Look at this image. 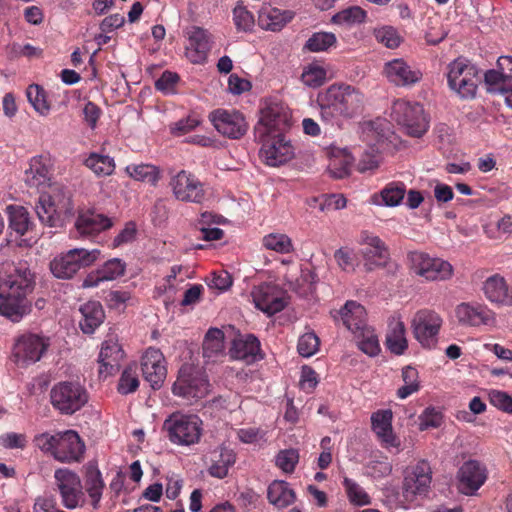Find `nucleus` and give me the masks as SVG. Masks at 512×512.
Wrapping results in <instances>:
<instances>
[{
    "instance_id": "40",
    "label": "nucleus",
    "mask_w": 512,
    "mask_h": 512,
    "mask_svg": "<svg viewBox=\"0 0 512 512\" xmlns=\"http://www.w3.org/2000/svg\"><path fill=\"white\" fill-rule=\"evenodd\" d=\"M367 12L360 6H350L345 8L331 18V22L335 25L350 28L360 25L366 21Z\"/></svg>"
},
{
    "instance_id": "51",
    "label": "nucleus",
    "mask_w": 512,
    "mask_h": 512,
    "mask_svg": "<svg viewBox=\"0 0 512 512\" xmlns=\"http://www.w3.org/2000/svg\"><path fill=\"white\" fill-rule=\"evenodd\" d=\"M404 385L397 390V396L405 399L419 390V375L416 368L406 366L402 370Z\"/></svg>"
},
{
    "instance_id": "50",
    "label": "nucleus",
    "mask_w": 512,
    "mask_h": 512,
    "mask_svg": "<svg viewBox=\"0 0 512 512\" xmlns=\"http://www.w3.org/2000/svg\"><path fill=\"white\" fill-rule=\"evenodd\" d=\"M263 246L277 253L288 254L293 251V243L290 237L281 233H270L263 237Z\"/></svg>"
},
{
    "instance_id": "39",
    "label": "nucleus",
    "mask_w": 512,
    "mask_h": 512,
    "mask_svg": "<svg viewBox=\"0 0 512 512\" xmlns=\"http://www.w3.org/2000/svg\"><path fill=\"white\" fill-rule=\"evenodd\" d=\"M235 461L236 456L232 450L225 447L220 448L218 453H214L212 464L209 467V474L223 479L228 475V471L235 464Z\"/></svg>"
},
{
    "instance_id": "48",
    "label": "nucleus",
    "mask_w": 512,
    "mask_h": 512,
    "mask_svg": "<svg viewBox=\"0 0 512 512\" xmlns=\"http://www.w3.org/2000/svg\"><path fill=\"white\" fill-rule=\"evenodd\" d=\"M26 95L29 103L33 106L36 112L42 116L49 114L51 106L47 100L46 91L38 84H31L26 90Z\"/></svg>"
},
{
    "instance_id": "42",
    "label": "nucleus",
    "mask_w": 512,
    "mask_h": 512,
    "mask_svg": "<svg viewBox=\"0 0 512 512\" xmlns=\"http://www.w3.org/2000/svg\"><path fill=\"white\" fill-rule=\"evenodd\" d=\"M203 357L213 359L224 351V333L218 328H210L203 340Z\"/></svg>"
},
{
    "instance_id": "24",
    "label": "nucleus",
    "mask_w": 512,
    "mask_h": 512,
    "mask_svg": "<svg viewBox=\"0 0 512 512\" xmlns=\"http://www.w3.org/2000/svg\"><path fill=\"white\" fill-rule=\"evenodd\" d=\"M141 370L153 389L160 388L167 375L163 353L157 348H148L141 359Z\"/></svg>"
},
{
    "instance_id": "60",
    "label": "nucleus",
    "mask_w": 512,
    "mask_h": 512,
    "mask_svg": "<svg viewBox=\"0 0 512 512\" xmlns=\"http://www.w3.org/2000/svg\"><path fill=\"white\" fill-rule=\"evenodd\" d=\"M201 124V119L195 115L190 114L186 118L180 119L170 125V132L174 136H183Z\"/></svg>"
},
{
    "instance_id": "53",
    "label": "nucleus",
    "mask_w": 512,
    "mask_h": 512,
    "mask_svg": "<svg viewBox=\"0 0 512 512\" xmlns=\"http://www.w3.org/2000/svg\"><path fill=\"white\" fill-rule=\"evenodd\" d=\"M479 83L478 72L475 74H469L465 79H460L455 83L449 85L463 99H472L476 95L477 87Z\"/></svg>"
},
{
    "instance_id": "45",
    "label": "nucleus",
    "mask_w": 512,
    "mask_h": 512,
    "mask_svg": "<svg viewBox=\"0 0 512 512\" xmlns=\"http://www.w3.org/2000/svg\"><path fill=\"white\" fill-rule=\"evenodd\" d=\"M86 491L92 500V506L97 508L102 497L104 482L98 469L89 468L85 480Z\"/></svg>"
},
{
    "instance_id": "27",
    "label": "nucleus",
    "mask_w": 512,
    "mask_h": 512,
    "mask_svg": "<svg viewBox=\"0 0 512 512\" xmlns=\"http://www.w3.org/2000/svg\"><path fill=\"white\" fill-rule=\"evenodd\" d=\"M378 130L379 126L376 123H369L363 129V139L369 145V149L362 153L359 160V170L361 172L378 167L379 151L376 146L383 142L385 138V135Z\"/></svg>"
},
{
    "instance_id": "4",
    "label": "nucleus",
    "mask_w": 512,
    "mask_h": 512,
    "mask_svg": "<svg viewBox=\"0 0 512 512\" xmlns=\"http://www.w3.org/2000/svg\"><path fill=\"white\" fill-rule=\"evenodd\" d=\"M50 347V338L42 334L24 332L14 337L10 360L18 368H28L39 362Z\"/></svg>"
},
{
    "instance_id": "17",
    "label": "nucleus",
    "mask_w": 512,
    "mask_h": 512,
    "mask_svg": "<svg viewBox=\"0 0 512 512\" xmlns=\"http://www.w3.org/2000/svg\"><path fill=\"white\" fill-rule=\"evenodd\" d=\"M251 297L255 307L269 316L282 311L287 305L285 291L274 283L264 282L254 286Z\"/></svg>"
},
{
    "instance_id": "49",
    "label": "nucleus",
    "mask_w": 512,
    "mask_h": 512,
    "mask_svg": "<svg viewBox=\"0 0 512 512\" xmlns=\"http://www.w3.org/2000/svg\"><path fill=\"white\" fill-rule=\"evenodd\" d=\"M337 38L332 32H315L306 41L304 48L310 52H323L335 46Z\"/></svg>"
},
{
    "instance_id": "5",
    "label": "nucleus",
    "mask_w": 512,
    "mask_h": 512,
    "mask_svg": "<svg viewBox=\"0 0 512 512\" xmlns=\"http://www.w3.org/2000/svg\"><path fill=\"white\" fill-rule=\"evenodd\" d=\"M203 422L195 414L172 413L163 423L169 441L179 446L197 444L202 436Z\"/></svg>"
},
{
    "instance_id": "8",
    "label": "nucleus",
    "mask_w": 512,
    "mask_h": 512,
    "mask_svg": "<svg viewBox=\"0 0 512 512\" xmlns=\"http://www.w3.org/2000/svg\"><path fill=\"white\" fill-rule=\"evenodd\" d=\"M73 207L70 195L61 189H55L53 194H41L35 211L42 224L49 227H59L64 217L71 213Z\"/></svg>"
},
{
    "instance_id": "47",
    "label": "nucleus",
    "mask_w": 512,
    "mask_h": 512,
    "mask_svg": "<svg viewBox=\"0 0 512 512\" xmlns=\"http://www.w3.org/2000/svg\"><path fill=\"white\" fill-rule=\"evenodd\" d=\"M357 338V344L361 351L369 356H376L380 352V345L374 330L365 327L354 333Z\"/></svg>"
},
{
    "instance_id": "23",
    "label": "nucleus",
    "mask_w": 512,
    "mask_h": 512,
    "mask_svg": "<svg viewBox=\"0 0 512 512\" xmlns=\"http://www.w3.org/2000/svg\"><path fill=\"white\" fill-rule=\"evenodd\" d=\"M383 74L387 80L397 87H411L419 83L423 73L411 66L402 58H395L385 63Z\"/></svg>"
},
{
    "instance_id": "1",
    "label": "nucleus",
    "mask_w": 512,
    "mask_h": 512,
    "mask_svg": "<svg viewBox=\"0 0 512 512\" xmlns=\"http://www.w3.org/2000/svg\"><path fill=\"white\" fill-rule=\"evenodd\" d=\"M36 273L26 261L0 267V315L18 323L32 311Z\"/></svg>"
},
{
    "instance_id": "10",
    "label": "nucleus",
    "mask_w": 512,
    "mask_h": 512,
    "mask_svg": "<svg viewBox=\"0 0 512 512\" xmlns=\"http://www.w3.org/2000/svg\"><path fill=\"white\" fill-rule=\"evenodd\" d=\"M54 409L64 415H72L88 401L86 389L77 382L63 381L55 384L50 391Z\"/></svg>"
},
{
    "instance_id": "64",
    "label": "nucleus",
    "mask_w": 512,
    "mask_h": 512,
    "mask_svg": "<svg viewBox=\"0 0 512 512\" xmlns=\"http://www.w3.org/2000/svg\"><path fill=\"white\" fill-rule=\"evenodd\" d=\"M180 81V77L177 73L171 71H164L160 78L155 82L156 90L164 94H174L176 92V86Z\"/></svg>"
},
{
    "instance_id": "22",
    "label": "nucleus",
    "mask_w": 512,
    "mask_h": 512,
    "mask_svg": "<svg viewBox=\"0 0 512 512\" xmlns=\"http://www.w3.org/2000/svg\"><path fill=\"white\" fill-rule=\"evenodd\" d=\"M124 358V351L119 344L118 335L114 329H110L102 343L99 353V376L107 378L113 375L119 368L120 361Z\"/></svg>"
},
{
    "instance_id": "38",
    "label": "nucleus",
    "mask_w": 512,
    "mask_h": 512,
    "mask_svg": "<svg viewBox=\"0 0 512 512\" xmlns=\"http://www.w3.org/2000/svg\"><path fill=\"white\" fill-rule=\"evenodd\" d=\"M386 346L396 355H401L408 347L406 339V329L402 321H393L389 323L386 334Z\"/></svg>"
},
{
    "instance_id": "29",
    "label": "nucleus",
    "mask_w": 512,
    "mask_h": 512,
    "mask_svg": "<svg viewBox=\"0 0 512 512\" xmlns=\"http://www.w3.org/2000/svg\"><path fill=\"white\" fill-rule=\"evenodd\" d=\"M76 238H88L112 227L110 218L88 210L78 215L75 224Z\"/></svg>"
},
{
    "instance_id": "25",
    "label": "nucleus",
    "mask_w": 512,
    "mask_h": 512,
    "mask_svg": "<svg viewBox=\"0 0 512 512\" xmlns=\"http://www.w3.org/2000/svg\"><path fill=\"white\" fill-rule=\"evenodd\" d=\"M455 315L464 326L478 327L495 321V313L487 305L477 302H463L457 305Z\"/></svg>"
},
{
    "instance_id": "31",
    "label": "nucleus",
    "mask_w": 512,
    "mask_h": 512,
    "mask_svg": "<svg viewBox=\"0 0 512 512\" xmlns=\"http://www.w3.org/2000/svg\"><path fill=\"white\" fill-rule=\"evenodd\" d=\"M51 171L49 159L36 156L30 160L29 168L25 171L24 181L30 188L41 190L50 185Z\"/></svg>"
},
{
    "instance_id": "12",
    "label": "nucleus",
    "mask_w": 512,
    "mask_h": 512,
    "mask_svg": "<svg viewBox=\"0 0 512 512\" xmlns=\"http://www.w3.org/2000/svg\"><path fill=\"white\" fill-rule=\"evenodd\" d=\"M432 468L430 463L425 460H419L415 465L405 471L402 493L406 501L413 502L418 498L428 496L432 483Z\"/></svg>"
},
{
    "instance_id": "58",
    "label": "nucleus",
    "mask_w": 512,
    "mask_h": 512,
    "mask_svg": "<svg viewBox=\"0 0 512 512\" xmlns=\"http://www.w3.org/2000/svg\"><path fill=\"white\" fill-rule=\"evenodd\" d=\"M374 36L379 43L390 49L397 48L402 41L398 31L392 26H383L375 29Z\"/></svg>"
},
{
    "instance_id": "36",
    "label": "nucleus",
    "mask_w": 512,
    "mask_h": 512,
    "mask_svg": "<svg viewBox=\"0 0 512 512\" xmlns=\"http://www.w3.org/2000/svg\"><path fill=\"white\" fill-rule=\"evenodd\" d=\"M82 319L80 328L85 334H92L103 323L105 313L99 301H88L80 307Z\"/></svg>"
},
{
    "instance_id": "7",
    "label": "nucleus",
    "mask_w": 512,
    "mask_h": 512,
    "mask_svg": "<svg viewBox=\"0 0 512 512\" xmlns=\"http://www.w3.org/2000/svg\"><path fill=\"white\" fill-rule=\"evenodd\" d=\"M391 118L400 125L407 135L420 138L429 128L424 109L417 102L404 99L396 100L391 108Z\"/></svg>"
},
{
    "instance_id": "46",
    "label": "nucleus",
    "mask_w": 512,
    "mask_h": 512,
    "mask_svg": "<svg viewBox=\"0 0 512 512\" xmlns=\"http://www.w3.org/2000/svg\"><path fill=\"white\" fill-rule=\"evenodd\" d=\"M337 152L342 154L341 157L336 156L335 149H332L328 170L333 178L342 179L349 174L352 157L346 150L338 149Z\"/></svg>"
},
{
    "instance_id": "33",
    "label": "nucleus",
    "mask_w": 512,
    "mask_h": 512,
    "mask_svg": "<svg viewBox=\"0 0 512 512\" xmlns=\"http://www.w3.org/2000/svg\"><path fill=\"white\" fill-rule=\"evenodd\" d=\"M126 265L119 258L106 261L99 269L89 273L83 281V287H96L100 282L111 281L124 275Z\"/></svg>"
},
{
    "instance_id": "37",
    "label": "nucleus",
    "mask_w": 512,
    "mask_h": 512,
    "mask_svg": "<svg viewBox=\"0 0 512 512\" xmlns=\"http://www.w3.org/2000/svg\"><path fill=\"white\" fill-rule=\"evenodd\" d=\"M267 498L272 505L283 508L294 502L295 493L287 482L275 480L268 486Z\"/></svg>"
},
{
    "instance_id": "20",
    "label": "nucleus",
    "mask_w": 512,
    "mask_h": 512,
    "mask_svg": "<svg viewBox=\"0 0 512 512\" xmlns=\"http://www.w3.org/2000/svg\"><path fill=\"white\" fill-rule=\"evenodd\" d=\"M262 143L260 158L268 166L277 167L290 161L294 156V148L285 135L267 136Z\"/></svg>"
},
{
    "instance_id": "61",
    "label": "nucleus",
    "mask_w": 512,
    "mask_h": 512,
    "mask_svg": "<svg viewBox=\"0 0 512 512\" xmlns=\"http://www.w3.org/2000/svg\"><path fill=\"white\" fill-rule=\"evenodd\" d=\"M299 461V453L295 449L281 450L276 456V465L285 473H292Z\"/></svg>"
},
{
    "instance_id": "19",
    "label": "nucleus",
    "mask_w": 512,
    "mask_h": 512,
    "mask_svg": "<svg viewBox=\"0 0 512 512\" xmlns=\"http://www.w3.org/2000/svg\"><path fill=\"white\" fill-rule=\"evenodd\" d=\"M359 243L364 246L361 255L364 260V268L367 272H371L377 268H382L389 260V249L384 241L377 235L362 231Z\"/></svg>"
},
{
    "instance_id": "34",
    "label": "nucleus",
    "mask_w": 512,
    "mask_h": 512,
    "mask_svg": "<svg viewBox=\"0 0 512 512\" xmlns=\"http://www.w3.org/2000/svg\"><path fill=\"white\" fill-rule=\"evenodd\" d=\"M294 13L264 5L258 12V25L265 30L280 31L292 20Z\"/></svg>"
},
{
    "instance_id": "59",
    "label": "nucleus",
    "mask_w": 512,
    "mask_h": 512,
    "mask_svg": "<svg viewBox=\"0 0 512 512\" xmlns=\"http://www.w3.org/2000/svg\"><path fill=\"white\" fill-rule=\"evenodd\" d=\"M320 340L314 332H307L300 336L297 350L303 357H311L319 350Z\"/></svg>"
},
{
    "instance_id": "55",
    "label": "nucleus",
    "mask_w": 512,
    "mask_h": 512,
    "mask_svg": "<svg viewBox=\"0 0 512 512\" xmlns=\"http://www.w3.org/2000/svg\"><path fill=\"white\" fill-rule=\"evenodd\" d=\"M139 387V379L137 374V367L135 365L127 366L118 382L117 390L120 394L126 395L133 393Z\"/></svg>"
},
{
    "instance_id": "32",
    "label": "nucleus",
    "mask_w": 512,
    "mask_h": 512,
    "mask_svg": "<svg viewBox=\"0 0 512 512\" xmlns=\"http://www.w3.org/2000/svg\"><path fill=\"white\" fill-rule=\"evenodd\" d=\"M260 342L252 334L240 335L233 340L230 355L234 359L243 360L246 363L255 362L260 356Z\"/></svg>"
},
{
    "instance_id": "6",
    "label": "nucleus",
    "mask_w": 512,
    "mask_h": 512,
    "mask_svg": "<svg viewBox=\"0 0 512 512\" xmlns=\"http://www.w3.org/2000/svg\"><path fill=\"white\" fill-rule=\"evenodd\" d=\"M209 380L205 373L191 364H183L172 386V393L188 401H197L209 393Z\"/></svg>"
},
{
    "instance_id": "52",
    "label": "nucleus",
    "mask_w": 512,
    "mask_h": 512,
    "mask_svg": "<svg viewBox=\"0 0 512 512\" xmlns=\"http://www.w3.org/2000/svg\"><path fill=\"white\" fill-rule=\"evenodd\" d=\"M478 70L476 67L470 63L466 59L457 58L449 65L448 71V84H452L457 82L460 79H465L469 76V74H475Z\"/></svg>"
},
{
    "instance_id": "9",
    "label": "nucleus",
    "mask_w": 512,
    "mask_h": 512,
    "mask_svg": "<svg viewBox=\"0 0 512 512\" xmlns=\"http://www.w3.org/2000/svg\"><path fill=\"white\" fill-rule=\"evenodd\" d=\"M99 256L98 249L74 248L56 256L50 262V270L59 279H71L80 269L93 265Z\"/></svg>"
},
{
    "instance_id": "62",
    "label": "nucleus",
    "mask_w": 512,
    "mask_h": 512,
    "mask_svg": "<svg viewBox=\"0 0 512 512\" xmlns=\"http://www.w3.org/2000/svg\"><path fill=\"white\" fill-rule=\"evenodd\" d=\"M233 21L238 30L249 31L254 25V17L246 7L237 4L233 9Z\"/></svg>"
},
{
    "instance_id": "18",
    "label": "nucleus",
    "mask_w": 512,
    "mask_h": 512,
    "mask_svg": "<svg viewBox=\"0 0 512 512\" xmlns=\"http://www.w3.org/2000/svg\"><path fill=\"white\" fill-rule=\"evenodd\" d=\"M169 186L173 195L179 201L200 204L205 198L203 183L194 174L186 170H181L172 176Z\"/></svg>"
},
{
    "instance_id": "14",
    "label": "nucleus",
    "mask_w": 512,
    "mask_h": 512,
    "mask_svg": "<svg viewBox=\"0 0 512 512\" xmlns=\"http://www.w3.org/2000/svg\"><path fill=\"white\" fill-rule=\"evenodd\" d=\"M291 115L288 109L273 103L261 110L259 121L254 127L255 140H265L267 136L284 135L290 128Z\"/></svg>"
},
{
    "instance_id": "35",
    "label": "nucleus",
    "mask_w": 512,
    "mask_h": 512,
    "mask_svg": "<svg viewBox=\"0 0 512 512\" xmlns=\"http://www.w3.org/2000/svg\"><path fill=\"white\" fill-rule=\"evenodd\" d=\"M337 315L343 325L353 334L367 327L366 310L364 306L355 301H347L346 304L337 312ZM335 318L338 320L337 316H335Z\"/></svg>"
},
{
    "instance_id": "16",
    "label": "nucleus",
    "mask_w": 512,
    "mask_h": 512,
    "mask_svg": "<svg viewBox=\"0 0 512 512\" xmlns=\"http://www.w3.org/2000/svg\"><path fill=\"white\" fill-rule=\"evenodd\" d=\"M209 119L215 129L229 139H240L248 130L245 116L238 110L217 109L210 113Z\"/></svg>"
},
{
    "instance_id": "63",
    "label": "nucleus",
    "mask_w": 512,
    "mask_h": 512,
    "mask_svg": "<svg viewBox=\"0 0 512 512\" xmlns=\"http://www.w3.org/2000/svg\"><path fill=\"white\" fill-rule=\"evenodd\" d=\"M334 258L338 266L346 272H352L357 266V256L353 250L348 248H340L335 251Z\"/></svg>"
},
{
    "instance_id": "28",
    "label": "nucleus",
    "mask_w": 512,
    "mask_h": 512,
    "mask_svg": "<svg viewBox=\"0 0 512 512\" xmlns=\"http://www.w3.org/2000/svg\"><path fill=\"white\" fill-rule=\"evenodd\" d=\"M393 412L390 409H380L371 415V428L382 445L386 448L400 446V440L392 427Z\"/></svg>"
},
{
    "instance_id": "56",
    "label": "nucleus",
    "mask_w": 512,
    "mask_h": 512,
    "mask_svg": "<svg viewBox=\"0 0 512 512\" xmlns=\"http://www.w3.org/2000/svg\"><path fill=\"white\" fill-rule=\"evenodd\" d=\"M343 487L345 488L348 499L351 503L356 505H367L370 503V496L353 479L345 477L343 480Z\"/></svg>"
},
{
    "instance_id": "30",
    "label": "nucleus",
    "mask_w": 512,
    "mask_h": 512,
    "mask_svg": "<svg viewBox=\"0 0 512 512\" xmlns=\"http://www.w3.org/2000/svg\"><path fill=\"white\" fill-rule=\"evenodd\" d=\"M482 291L486 299L497 305L512 306V286L506 279L496 273L487 277L482 284Z\"/></svg>"
},
{
    "instance_id": "54",
    "label": "nucleus",
    "mask_w": 512,
    "mask_h": 512,
    "mask_svg": "<svg viewBox=\"0 0 512 512\" xmlns=\"http://www.w3.org/2000/svg\"><path fill=\"white\" fill-rule=\"evenodd\" d=\"M326 70L316 63L307 65L302 72V82L312 88H317L323 85L326 81Z\"/></svg>"
},
{
    "instance_id": "57",
    "label": "nucleus",
    "mask_w": 512,
    "mask_h": 512,
    "mask_svg": "<svg viewBox=\"0 0 512 512\" xmlns=\"http://www.w3.org/2000/svg\"><path fill=\"white\" fill-rule=\"evenodd\" d=\"M405 192L406 188L403 183L392 182L381 191V196L387 206H396L403 200Z\"/></svg>"
},
{
    "instance_id": "3",
    "label": "nucleus",
    "mask_w": 512,
    "mask_h": 512,
    "mask_svg": "<svg viewBox=\"0 0 512 512\" xmlns=\"http://www.w3.org/2000/svg\"><path fill=\"white\" fill-rule=\"evenodd\" d=\"M34 443L42 452L60 463H80L84 459L85 443L73 430L54 434L44 432L35 436Z\"/></svg>"
},
{
    "instance_id": "26",
    "label": "nucleus",
    "mask_w": 512,
    "mask_h": 512,
    "mask_svg": "<svg viewBox=\"0 0 512 512\" xmlns=\"http://www.w3.org/2000/svg\"><path fill=\"white\" fill-rule=\"evenodd\" d=\"M186 56L194 64L204 63L211 49L210 34L207 30L192 26L187 31Z\"/></svg>"
},
{
    "instance_id": "41",
    "label": "nucleus",
    "mask_w": 512,
    "mask_h": 512,
    "mask_svg": "<svg viewBox=\"0 0 512 512\" xmlns=\"http://www.w3.org/2000/svg\"><path fill=\"white\" fill-rule=\"evenodd\" d=\"M126 173L136 181H143L156 186L160 179V170L152 164H130L125 168Z\"/></svg>"
},
{
    "instance_id": "43",
    "label": "nucleus",
    "mask_w": 512,
    "mask_h": 512,
    "mask_svg": "<svg viewBox=\"0 0 512 512\" xmlns=\"http://www.w3.org/2000/svg\"><path fill=\"white\" fill-rule=\"evenodd\" d=\"M87 168L93 171L98 177L109 176L115 170L114 159L108 155L91 153L84 161Z\"/></svg>"
},
{
    "instance_id": "13",
    "label": "nucleus",
    "mask_w": 512,
    "mask_h": 512,
    "mask_svg": "<svg viewBox=\"0 0 512 512\" xmlns=\"http://www.w3.org/2000/svg\"><path fill=\"white\" fill-rule=\"evenodd\" d=\"M54 486L59 493L61 504L67 510H74L84 502L83 485L79 475L69 468L54 471Z\"/></svg>"
},
{
    "instance_id": "44",
    "label": "nucleus",
    "mask_w": 512,
    "mask_h": 512,
    "mask_svg": "<svg viewBox=\"0 0 512 512\" xmlns=\"http://www.w3.org/2000/svg\"><path fill=\"white\" fill-rule=\"evenodd\" d=\"M9 227L19 236L25 235L30 226L31 221L28 211L22 206H8Z\"/></svg>"
},
{
    "instance_id": "15",
    "label": "nucleus",
    "mask_w": 512,
    "mask_h": 512,
    "mask_svg": "<svg viewBox=\"0 0 512 512\" xmlns=\"http://www.w3.org/2000/svg\"><path fill=\"white\" fill-rule=\"evenodd\" d=\"M442 323L441 316L434 310L420 309L411 322L414 338L423 348L435 347Z\"/></svg>"
},
{
    "instance_id": "21",
    "label": "nucleus",
    "mask_w": 512,
    "mask_h": 512,
    "mask_svg": "<svg viewBox=\"0 0 512 512\" xmlns=\"http://www.w3.org/2000/svg\"><path fill=\"white\" fill-rule=\"evenodd\" d=\"M486 467L477 460L465 461L457 471V489L460 493L472 496L487 480Z\"/></svg>"
},
{
    "instance_id": "11",
    "label": "nucleus",
    "mask_w": 512,
    "mask_h": 512,
    "mask_svg": "<svg viewBox=\"0 0 512 512\" xmlns=\"http://www.w3.org/2000/svg\"><path fill=\"white\" fill-rule=\"evenodd\" d=\"M407 257L413 273L426 281H447L453 276V266L446 260L421 251L409 252Z\"/></svg>"
},
{
    "instance_id": "2",
    "label": "nucleus",
    "mask_w": 512,
    "mask_h": 512,
    "mask_svg": "<svg viewBox=\"0 0 512 512\" xmlns=\"http://www.w3.org/2000/svg\"><path fill=\"white\" fill-rule=\"evenodd\" d=\"M323 121L332 123L343 117L352 118L360 114L364 107V95L350 85H331L317 97Z\"/></svg>"
}]
</instances>
